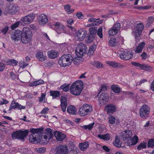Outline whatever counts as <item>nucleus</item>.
<instances>
[{"mask_svg":"<svg viewBox=\"0 0 154 154\" xmlns=\"http://www.w3.org/2000/svg\"><path fill=\"white\" fill-rule=\"evenodd\" d=\"M32 34L28 27H24L21 31L17 29L12 34L11 38L14 41H18L21 40L22 43L27 44L32 40Z\"/></svg>","mask_w":154,"mask_h":154,"instance_id":"f257e3e1","label":"nucleus"},{"mask_svg":"<svg viewBox=\"0 0 154 154\" xmlns=\"http://www.w3.org/2000/svg\"><path fill=\"white\" fill-rule=\"evenodd\" d=\"M83 87V85L82 82H76L72 85L69 91L73 95H78L82 91Z\"/></svg>","mask_w":154,"mask_h":154,"instance_id":"f03ea898","label":"nucleus"},{"mask_svg":"<svg viewBox=\"0 0 154 154\" xmlns=\"http://www.w3.org/2000/svg\"><path fill=\"white\" fill-rule=\"evenodd\" d=\"M72 59L73 57L70 54H64L60 57L58 63L60 66L65 67L71 65Z\"/></svg>","mask_w":154,"mask_h":154,"instance_id":"7ed1b4c3","label":"nucleus"},{"mask_svg":"<svg viewBox=\"0 0 154 154\" xmlns=\"http://www.w3.org/2000/svg\"><path fill=\"white\" fill-rule=\"evenodd\" d=\"M85 45L81 43L79 44L75 49V54L77 56L82 57L87 51Z\"/></svg>","mask_w":154,"mask_h":154,"instance_id":"20e7f679","label":"nucleus"},{"mask_svg":"<svg viewBox=\"0 0 154 154\" xmlns=\"http://www.w3.org/2000/svg\"><path fill=\"white\" fill-rule=\"evenodd\" d=\"M150 113V108L146 104H143L140 109L139 114L141 118L148 117Z\"/></svg>","mask_w":154,"mask_h":154,"instance_id":"39448f33","label":"nucleus"},{"mask_svg":"<svg viewBox=\"0 0 154 154\" xmlns=\"http://www.w3.org/2000/svg\"><path fill=\"white\" fill-rule=\"evenodd\" d=\"M92 111L91 106L88 104H85L82 106L79 109V113L81 116L88 114Z\"/></svg>","mask_w":154,"mask_h":154,"instance_id":"423d86ee","label":"nucleus"},{"mask_svg":"<svg viewBox=\"0 0 154 154\" xmlns=\"http://www.w3.org/2000/svg\"><path fill=\"white\" fill-rule=\"evenodd\" d=\"M29 132L28 130L16 131L13 133L12 137L13 139L17 138L20 140H23L28 135Z\"/></svg>","mask_w":154,"mask_h":154,"instance_id":"0eeeda50","label":"nucleus"},{"mask_svg":"<svg viewBox=\"0 0 154 154\" xmlns=\"http://www.w3.org/2000/svg\"><path fill=\"white\" fill-rule=\"evenodd\" d=\"M121 59L124 60H128L133 57V54L131 51L125 50L119 54Z\"/></svg>","mask_w":154,"mask_h":154,"instance_id":"6e6552de","label":"nucleus"},{"mask_svg":"<svg viewBox=\"0 0 154 154\" xmlns=\"http://www.w3.org/2000/svg\"><path fill=\"white\" fill-rule=\"evenodd\" d=\"M144 25L142 23H140L137 25L136 27L133 31V34L135 38L139 37L144 28Z\"/></svg>","mask_w":154,"mask_h":154,"instance_id":"1a4fd4ad","label":"nucleus"},{"mask_svg":"<svg viewBox=\"0 0 154 154\" xmlns=\"http://www.w3.org/2000/svg\"><path fill=\"white\" fill-rule=\"evenodd\" d=\"M35 17V14H29L21 19V21L26 24L32 23L34 21Z\"/></svg>","mask_w":154,"mask_h":154,"instance_id":"9d476101","label":"nucleus"},{"mask_svg":"<svg viewBox=\"0 0 154 154\" xmlns=\"http://www.w3.org/2000/svg\"><path fill=\"white\" fill-rule=\"evenodd\" d=\"M55 150V154H67L68 152L66 146L63 145H60L57 146Z\"/></svg>","mask_w":154,"mask_h":154,"instance_id":"9b49d317","label":"nucleus"},{"mask_svg":"<svg viewBox=\"0 0 154 154\" xmlns=\"http://www.w3.org/2000/svg\"><path fill=\"white\" fill-rule=\"evenodd\" d=\"M131 64L134 66L139 67L142 70L148 71L151 70L152 69L151 66L145 64H141L136 62H132Z\"/></svg>","mask_w":154,"mask_h":154,"instance_id":"f8f14e48","label":"nucleus"},{"mask_svg":"<svg viewBox=\"0 0 154 154\" xmlns=\"http://www.w3.org/2000/svg\"><path fill=\"white\" fill-rule=\"evenodd\" d=\"M109 98V96L107 94L105 93H103L99 97L98 101L100 104L102 105L108 101Z\"/></svg>","mask_w":154,"mask_h":154,"instance_id":"ddd939ff","label":"nucleus"},{"mask_svg":"<svg viewBox=\"0 0 154 154\" xmlns=\"http://www.w3.org/2000/svg\"><path fill=\"white\" fill-rule=\"evenodd\" d=\"M17 108L19 109H24L25 107L20 104L16 102L14 100L12 101L9 110L10 111L12 109Z\"/></svg>","mask_w":154,"mask_h":154,"instance_id":"4468645a","label":"nucleus"},{"mask_svg":"<svg viewBox=\"0 0 154 154\" xmlns=\"http://www.w3.org/2000/svg\"><path fill=\"white\" fill-rule=\"evenodd\" d=\"M39 23L41 25H44L48 22V18L44 14L40 15L38 18Z\"/></svg>","mask_w":154,"mask_h":154,"instance_id":"2eb2a0df","label":"nucleus"},{"mask_svg":"<svg viewBox=\"0 0 154 154\" xmlns=\"http://www.w3.org/2000/svg\"><path fill=\"white\" fill-rule=\"evenodd\" d=\"M54 134L58 141H61L64 140L66 137V135L62 132L58 131L54 132Z\"/></svg>","mask_w":154,"mask_h":154,"instance_id":"dca6fc26","label":"nucleus"},{"mask_svg":"<svg viewBox=\"0 0 154 154\" xmlns=\"http://www.w3.org/2000/svg\"><path fill=\"white\" fill-rule=\"evenodd\" d=\"M17 7L14 4L10 5L8 8L6 9V11L11 14H14L17 12Z\"/></svg>","mask_w":154,"mask_h":154,"instance_id":"f3484780","label":"nucleus"},{"mask_svg":"<svg viewBox=\"0 0 154 154\" xmlns=\"http://www.w3.org/2000/svg\"><path fill=\"white\" fill-rule=\"evenodd\" d=\"M105 109L108 114L112 113L115 112L116 109V106L112 104H109L105 107Z\"/></svg>","mask_w":154,"mask_h":154,"instance_id":"a211bd4d","label":"nucleus"},{"mask_svg":"<svg viewBox=\"0 0 154 154\" xmlns=\"http://www.w3.org/2000/svg\"><path fill=\"white\" fill-rule=\"evenodd\" d=\"M106 63L109 66L113 68H122L125 67L124 65L114 61H107Z\"/></svg>","mask_w":154,"mask_h":154,"instance_id":"6ab92c4d","label":"nucleus"},{"mask_svg":"<svg viewBox=\"0 0 154 154\" xmlns=\"http://www.w3.org/2000/svg\"><path fill=\"white\" fill-rule=\"evenodd\" d=\"M60 101V106L63 112H64L66 111L67 104L66 98L64 97H61Z\"/></svg>","mask_w":154,"mask_h":154,"instance_id":"aec40b11","label":"nucleus"},{"mask_svg":"<svg viewBox=\"0 0 154 154\" xmlns=\"http://www.w3.org/2000/svg\"><path fill=\"white\" fill-rule=\"evenodd\" d=\"M54 24L56 29V31L58 33L60 34L64 31V26L61 23L58 22H55Z\"/></svg>","mask_w":154,"mask_h":154,"instance_id":"412c9836","label":"nucleus"},{"mask_svg":"<svg viewBox=\"0 0 154 154\" xmlns=\"http://www.w3.org/2000/svg\"><path fill=\"white\" fill-rule=\"evenodd\" d=\"M87 32L86 31L81 29L77 32L76 36L78 39L82 41L85 38Z\"/></svg>","mask_w":154,"mask_h":154,"instance_id":"4be33fe9","label":"nucleus"},{"mask_svg":"<svg viewBox=\"0 0 154 154\" xmlns=\"http://www.w3.org/2000/svg\"><path fill=\"white\" fill-rule=\"evenodd\" d=\"M132 135V133L131 131L126 130L122 132V136L123 140H126L127 139L130 138Z\"/></svg>","mask_w":154,"mask_h":154,"instance_id":"5701e85b","label":"nucleus"},{"mask_svg":"<svg viewBox=\"0 0 154 154\" xmlns=\"http://www.w3.org/2000/svg\"><path fill=\"white\" fill-rule=\"evenodd\" d=\"M145 45V43L144 42H143L140 43L138 45L134 48V51L135 53H141Z\"/></svg>","mask_w":154,"mask_h":154,"instance_id":"b1692460","label":"nucleus"},{"mask_svg":"<svg viewBox=\"0 0 154 154\" xmlns=\"http://www.w3.org/2000/svg\"><path fill=\"white\" fill-rule=\"evenodd\" d=\"M138 139L136 136H134L131 139L128 140L127 144L129 146L136 144L138 142Z\"/></svg>","mask_w":154,"mask_h":154,"instance_id":"393cba45","label":"nucleus"},{"mask_svg":"<svg viewBox=\"0 0 154 154\" xmlns=\"http://www.w3.org/2000/svg\"><path fill=\"white\" fill-rule=\"evenodd\" d=\"M36 57L37 59L41 61H45L46 57L45 55L43 54V52H38L36 54Z\"/></svg>","mask_w":154,"mask_h":154,"instance_id":"a878e982","label":"nucleus"},{"mask_svg":"<svg viewBox=\"0 0 154 154\" xmlns=\"http://www.w3.org/2000/svg\"><path fill=\"white\" fill-rule=\"evenodd\" d=\"M67 111L70 114H75L76 113V109L74 106L70 105L68 107Z\"/></svg>","mask_w":154,"mask_h":154,"instance_id":"bb28decb","label":"nucleus"},{"mask_svg":"<svg viewBox=\"0 0 154 154\" xmlns=\"http://www.w3.org/2000/svg\"><path fill=\"white\" fill-rule=\"evenodd\" d=\"M89 143L88 142H85L80 143L79 144V147L80 149L82 151L86 150L89 146Z\"/></svg>","mask_w":154,"mask_h":154,"instance_id":"cd10ccee","label":"nucleus"},{"mask_svg":"<svg viewBox=\"0 0 154 154\" xmlns=\"http://www.w3.org/2000/svg\"><path fill=\"white\" fill-rule=\"evenodd\" d=\"M48 54L49 58L51 59H54L57 56V53L54 50L48 51Z\"/></svg>","mask_w":154,"mask_h":154,"instance_id":"c85d7f7f","label":"nucleus"},{"mask_svg":"<svg viewBox=\"0 0 154 154\" xmlns=\"http://www.w3.org/2000/svg\"><path fill=\"white\" fill-rule=\"evenodd\" d=\"M97 136L100 139L106 141L109 140L110 137V136L109 134H106L104 135L99 134Z\"/></svg>","mask_w":154,"mask_h":154,"instance_id":"c756f323","label":"nucleus"},{"mask_svg":"<svg viewBox=\"0 0 154 154\" xmlns=\"http://www.w3.org/2000/svg\"><path fill=\"white\" fill-rule=\"evenodd\" d=\"M114 145L117 147H120L121 146L122 142L120 141V139L117 136L115 137V140L113 143Z\"/></svg>","mask_w":154,"mask_h":154,"instance_id":"7c9ffc66","label":"nucleus"},{"mask_svg":"<svg viewBox=\"0 0 154 154\" xmlns=\"http://www.w3.org/2000/svg\"><path fill=\"white\" fill-rule=\"evenodd\" d=\"M111 89L112 91L116 93H118L121 91V88L119 85H113L111 86Z\"/></svg>","mask_w":154,"mask_h":154,"instance_id":"2f4dec72","label":"nucleus"},{"mask_svg":"<svg viewBox=\"0 0 154 154\" xmlns=\"http://www.w3.org/2000/svg\"><path fill=\"white\" fill-rule=\"evenodd\" d=\"M29 141L32 143L36 144L38 143V142L36 137L35 135L31 134L29 136Z\"/></svg>","mask_w":154,"mask_h":154,"instance_id":"473e14b6","label":"nucleus"},{"mask_svg":"<svg viewBox=\"0 0 154 154\" xmlns=\"http://www.w3.org/2000/svg\"><path fill=\"white\" fill-rule=\"evenodd\" d=\"M154 20V18L152 17H149L147 20V22L145 25L146 27L148 28L152 23Z\"/></svg>","mask_w":154,"mask_h":154,"instance_id":"72a5a7b5","label":"nucleus"},{"mask_svg":"<svg viewBox=\"0 0 154 154\" xmlns=\"http://www.w3.org/2000/svg\"><path fill=\"white\" fill-rule=\"evenodd\" d=\"M64 9L65 11L68 14H70L73 12L75 10L74 9H71L70 6L69 5H67L64 6Z\"/></svg>","mask_w":154,"mask_h":154,"instance_id":"f704fd0d","label":"nucleus"},{"mask_svg":"<svg viewBox=\"0 0 154 154\" xmlns=\"http://www.w3.org/2000/svg\"><path fill=\"white\" fill-rule=\"evenodd\" d=\"M96 47V45L91 46L88 51V54L90 55H92L94 53V51L95 50Z\"/></svg>","mask_w":154,"mask_h":154,"instance_id":"c9c22d12","label":"nucleus"},{"mask_svg":"<svg viewBox=\"0 0 154 154\" xmlns=\"http://www.w3.org/2000/svg\"><path fill=\"white\" fill-rule=\"evenodd\" d=\"M50 95L53 98H55L60 95V92L58 91H50Z\"/></svg>","mask_w":154,"mask_h":154,"instance_id":"e433bc0d","label":"nucleus"},{"mask_svg":"<svg viewBox=\"0 0 154 154\" xmlns=\"http://www.w3.org/2000/svg\"><path fill=\"white\" fill-rule=\"evenodd\" d=\"M94 125V123L93 122L88 125H84L82 127L85 129L87 130L88 129L89 130H91L93 128Z\"/></svg>","mask_w":154,"mask_h":154,"instance_id":"4c0bfd02","label":"nucleus"},{"mask_svg":"<svg viewBox=\"0 0 154 154\" xmlns=\"http://www.w3.org/2000/svg\"><path fill=\"white\" fill-rule=\"evenodd\" d=\"M91 64L93 65L94 66L97 67V68H100L102 66V64L100 62L97 61H94L91 62Z\"/></svg>","mask_w":154,"mask_h":154,"instance_id":"58836bf2","label":"nucleus"},{"mask_svg":"<svg viewBox=\"0 0 154 154\" xmlns=\"http://www.w3.org/2000/svg\"><path fill=\"white\" fill-rule=\"evenodd\" d=\"M109 44L111 46H115L116 45V38H111L109 41Z\"/></svg>","mask_w":154,"mask_h":154,"instance_id":"ea45409f","label":"nucleus"},{"mask_svg":"<svg viewBox=\"0 0 154 154\" xmlns=\"http://www.w3.org/2000/svg\"><path fill=\"white\" fill-rule=\"evenodd\" d=\"M19 65L20 67L23 69H24L28 65L29 63H26L24 61H21L19 63Z\"/></svg>","mask_w":154,"mask_h":154,"instance_id":"a19ab883","label":"nucleus"},{"mask_svg":"<svg viewBox=\"0 0 154 154\" xmlns=\"http://www.w3.org/2000/svg\"><path fill=\"white\" fill-rule=\"evenodd\" d=\"M41 129L39 128H32L30 130V132L32 133V134L35 135V134H38L40 132Z\"/></svg>","mask_w":154,"mask_h":154,"instance_id":"79ce46f5","label":"nucleus"},{"mask_svg":"<svg viewBox=\"0 0 154 154\" xmlns=\"http://www.w3.org/2000/svg\"><path fill=\"white\" fill-rule=\"evenodd\" d=\"M112 27L118 32L121 28V26L119 23H117L114 24Z\"/></svg>","mask_w":154,"mask_h":154,"instance_id":"37998d69","label":"nucleus"},{"mask_svg":"<svg viewBox=\"0 0 154 154\" xmlns=\"http://www.w3.org/2000/svg\"><path fill=\"white\" fill-rule=\"evenodd\" d=\"M148 147L152 148L154 147V140L153 139H149L148 142Z\"/></svg>","mask_w":154,"mask_h":154,"instance_id":"c03bdc74","label":"nucleus"},{"mask_svg":"<svg viewBox=\"0 0 154 154\" xmlns=\"http://www.w3.org/2000/svg\"><path fill=\"white\" fill-rule=\"evenodd\" d=\"M146 143H142L139 145L137 148V149L140 150L143 149H145L146 148Z\"/></svg>","mask_w":154,"mask_h":154,"instance_id":"a18cd8bd","label":"nucleus"},{"mask_svg":"<svg viewBox=\"0 0 154 154\" xmlns=\"http://www.w3.org/2000/svg\"><path fill=\"white\" fill-rule=\"evenodd\" d=\"M44 83V82L42 80H39L37 81H35L32 83V85L36 86L41 84H43Z\"/></svg>","mask_w":154,"mask_h":154,"instance_id":"49530a36","label":"nucleus"},{"mask_svg":"<svg viewBox=\"0 0 154 154\" xmlns=\"http://www.w3.org/2000/svg\"><path fill=\"white\" fill-rule=\"evenodd\" d=\"M90 33L91 35H94L97 32V27H94L89 28V29Z\"/></svg>","mask_w":154,"mask_h":154,"instance_id":"de8ad7c7","label":"nucleus"},{"mask_svg":"<svg viewBox=\"0 0 154 154\" xmlns=\"http://www.w3.org/2000/svg\"><path fill=\"white\" fill-rule=\"evenodd\" d=\"M97 20H98V19H94L93 18H90L88 20L89 22H93V24L95 25H99L100 23L98 22H96Z\"/></svg>","mask_w":154,"mask_h":154,"instance_id":"09e8293b","label":"nucleus"},{"mask_svg":"<svg viewBox=\"0 0 154 154\" xmlns=\"http://www.w3.org/2000/svg\"><path fill=\"white\" fill-rule=\"evenodd\" d=\"M69 85H66V84L61 85V88L63 89V91L65 92L67 91L69 89Z\"/></svg>","mask_w":154,"mask_h":154,"instance_id":"8fccbe9b","label":"nucleus"},{"mask_svg":"<svg viewBox=\"0 0 154 154\" xmlns=\"http://www.w3.org/2000/svg\"><path fill=\"white\" fill-rule=\"evenodd\" d=\"M8 64L13 66H15L17 65L18 62L14 59H11L8 61Z\"/></svg>","mask_w":154,"mask_h":154,"instance_id":"3c124183","label":"nucleus"},{"mask_svg":"<svg viewBox=\"0 0 154 154\" xmlns=\"http://www.w3.org/2000/svg\"><path fill=\"white\" fill-rule=\"evenodd\" d=\"M118 32L115 30L112 27L109 31V34L110 36H113L116 34Z\"/></svg>","mask_w":154,"mask_h":154,"instance_id":"603ef678","label":"nucleus"},{"mask_svg":"<svg viewBox=\"0 0 154 154\" xmlns=\"http://www.w3.org/2000/svg\"><path fill=\"white\" fill-rule=\"evenodd\" d=\"M115 118L113 116H110L109 117V123L111 124H114L115 123Z\"/></svg>","mask_w":154,"mask_h":154,"instance_id":"864d4df0","label":"nucleus"},{"mask_svg":"<svg viewBox=\"0 0 154 154\" xmlns=\"http://www.w3.org/2000/svg\"><path fill=\"white\" fill-rule=\"evenodd\" d=\"M81 57H77L75 58H74L73 60V62L74 64L75 65H78L80 63V59H81Z\"/></svg>","mask_w":154,"mask_h":154,"instance_id":"5fc2aeb1","label":"nucleus"},{"mask_svg":"<svg viewBox=\"0 0 154 154\" xmlns=\"http://www.w3.org/2000/svg\"><path fill=\"white\" fill-rule=\"evenodd\" d=\"M46 94H45L42 93L41 94V95L40 97L38 98V101L39 102H42L44 100L45 102V97Z\"/></svg>","mask_w":154,"mask_h":154,"instance_id":"6e6d98bb","label":"nucleus"},{"mask_svg":"<svg viewBox=\"0 0 154 154\" xmlns=\"http://www.w3.org/2000/svg\"><path fill=\"white\" fill-rule=\"evenodd\" d=\"M8 30V27L6 26L1 30L0 33H2L3 35H5Z\"/></svg>","mask_w":154,"mask_h":154,"instance_id":"4d7b16f0","label":"nucleus"},{"mask_svg":"<svg viewBox=\"0 0 154 154\" xmlns=\"http://www.w3.org/2000/svg\"><path fill=\"white\" fill-rule=\"evenodd\" d=\"M46 134H48L51 137H52L53 136V132L52 130L49 128H47L46 130Z\"/></svg>","mask_w":154,"mask_h":154,"instance_id":"13d9d810","label":"nucleus"},{"mask_svg":"<svg viewBox=\"0 0 154 154\" xmlns=\"http://www.w3.org/2000/svg\"><path fill=\"white\" fill-rule=\"evenodd\" d=\"M51 138L52 137H51L50 136L48 135V134H45L43 136V138L45 140V143H48V142L50 139H51Z\"/></svg>","mask_w":154,"mask_h":154,"instance_id":"bf43d9fd","label":"nucleus"},{"mask_svg":"<svg viewBox=\"0 0 154 154\" xmlns=\"http://www.w3.org/2000/svg\"><path fill=\"white\" fill-rule=\"evenodd\" d=\"M76 16L79 19H82L84 18V16L82 12H77Z\"/></svg>","mask_w":154,"mask_h":154,"instance_id":"052dcab7","label":"nucleus"},{"mask_svg":"<svg viewBox=\"0 0 154 154\" xmlns=\"http://www.w3.org/2000/svg\"><path fill=\"white\" fill-rule=\"evenodd\" d=\"M102 27L99 28L97 32V35L99 36V37L101 38L103 37V34H102Z\"/></svg>","mask_w":154,"mask_h":154,"instance_id":"680f3d73","label":"nucleus"},{"mask_svg":"<svg viewBox=\"0 0 154 154\" xmlns=\"http://www.w3.org/2000/svg\"><path fill=\"white\" fill-rule=\"evenodd\" d=\"M106 129V127L103 125H101L99 127V131L100 133H102Z\"/></svg>","mask_w":154,"mask_h":154,"instance_id":"e2e57ef3","label":"nucleus"},{"mask_svg":"<svg viewBox=\"0 0 154 154\" xmlns=\"http://www.w3.org/2000/svg\"><path fill=\"white\" fill-rule=\"evenodd\" d=\"M20 22L19 21L17 22V23H14L11 25V28L12 29H14L17 27L20 24Z\"/></svg>","mask_w":154,"mask_h":154,"instance_id":"0e129e2a","label":"nucleus"},{"mask_svg":"<svg viewBox=\"0 0 154 154\" xmlns=\"http://www.w3.org/2000/svg\"><path fill=\"white\" fill-rule=\"evenodd\" d=\"M46 151V149L44 147H41L38 148V149L37 151L38 153H43L45 152Z\"/></svg>","mask_w":154,"mask_h":154,"instance_id":"69168bd1","label":"nucleus"},{"mask_svg":"<svg viewBox=\"0 0 154 154\" xmlns=\"http://www.w3.org/2000/svg\"><path fill=\"white\" fill-rule=\"evenodd\" d=\"M150 7L149 6H140L137 7L136 8L141 10L147 9L150 8Z\"/></svg>","mask_w":154,"mask_h":154,"instance_id":"338daca9","label":"nucleus"},{"mask_svg":"<svg viewBox=\"0 0 154 154\" xmlns=\"http://www.w3.org/2000/svg\"><path fill=\"white\" fill-rule=\"evenodd\" d=\"M49 109L47 107L44 108L41 111V114H46L47 113L48 111L49 110Z\"/></svg>","mask_w":154,"mask_h":154,"instance_id":"774afa93","label":"nucleus"}]
</instances>
